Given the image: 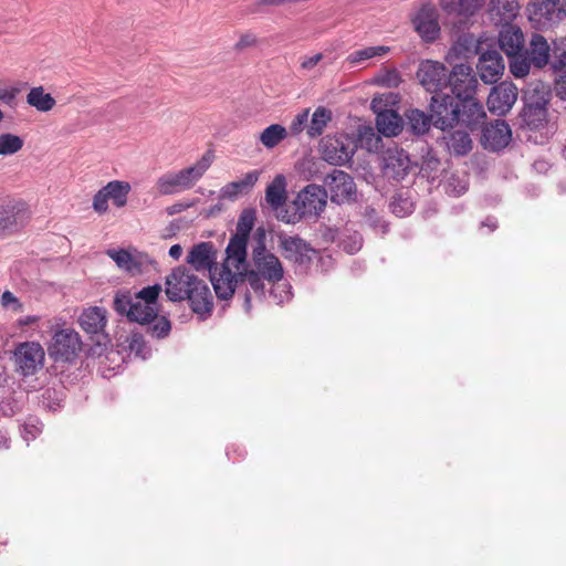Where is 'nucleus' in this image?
<instances>
[{
  "label": "nucleus",
  "instance_id": "a211bd4d",
  "mask_svg": "<svg viewBox=\"0 0 566 566\" xmlns=\"http://www.w3.org/2000/svg\"><path fill=\"white\" fill-rule=\"evenodd\" d=\"M280 248L283 256L293 262L295 265L307 269L312 263L313 255L316 251L304 239L298 235L281 237Z\"/></svg>",
  "mask_w": 566,
  "mask_h": 566
},
{
  "label": "nucleus",
  "instance_id": "a18cd8bd",
  "mask_svg": "<svg viewBox=\"0 0 566 566\" xmlns=\"http://www.w3.org/2000/svg\"><path fill=\"white\" fill-rule=\"evenodd\" d=\"M36 400L44 410L56 411L61 408L62 401H64V391H42L41 396L36 397Z\"/></svg>",
  "mask_w": 566,
  "mask_h": 566
},
{
  "label": "nucleus",
  "instance_id": "39448f33",
  "mask_svg": "<svg viewBox=\"0 0 566 566\" xmlns=\"http://www.w3.org/2000/svg\"><path fill=\"white\" fill-rule=\"evenodd\" d=\"M499 45L509 59L510 72L515 78L527 76V65L522 59L525 39L522 30L512 23L501 24Z\"/></svg>",
  "mask_w": 566,
  "mask_h": 566
},
{
  "label": "nucleus",
  "instance_id": "4468645a",
  "mask_svg": "<svg viewBox=\"0 0 566 566\" xmlns=\"http://www.w3.org/2000/svg\"><path fill=\"white\" fill-rule=\"evenodd\" d=\"M45 353L38 342L20 343L14 350L18 370L23 376H33L43 367Z\"/></svg>",
  "mask_w": 566,
  "mask_h": 566
},
{
  "label": "nucleus",
  "instance_id": "7ed1b4c3",
  "mask_svg": "<svg viewBox=\"0 0 566 566\" xmlns=\"http://www.w3.org/2000/svg\"><path fill=\"white\" fill-rule=\"evenodd\" d=\"M212 159V153L207 151L192 166L161 175L156 181L157 191L168 196L192 188L210 168Z\"/></svg>",
  "mask_w": 566,
  "mask_h": 566
},
{
  "label": "nucleus",
  "instance_id": "7c9ffc66",
  "mask_svg": "<svg viewBox=\"0 0 566 566\" xmlns=\"http://www.w3.org/2000/svg\"><path fill=\"white\" fill-rule=\"evenodd\" d=\"M260 171L252 170L247 172L243 178L227 184L221 188V197L229 200H235L239 196L248 193L259 180Z\"/></svg>",
  "mask_w": 566,
  "mask_h": 566
},
{
  "label": "nucleus",
  "instance_id": "09e8293b",
  "mask_svg": "<svg viewBox=\"0 0 566 566\" xmlns=\"http://www.w3.org/2000/svg\"><path fill=\"white\" fill-rule=\"evenodd\" d=\"M128 348L132 354L142 359H146L150 352L143 335L138 333H133L128 338Z\"/></svg>",
  "mask_w": 566,
  "mask_h": 566
},
{
  "label": "nucleus",
  "instance_id": "1a4fd4ad",
  "mask_svg": "<svg viewBox=\"0 0 566 566\" xmlns=\"http://www.w3.org/2000/svg\"><path fill=\"white\" fill-rule=\"evenodd\" d=\"M107 312L103 307L93 306L85 308L78 317L81 328L88 335L90 339L101 348H105L111 338L105 332Z\"/></svg>",
  "mask_w": 566,
  "mask_h": 566
},
{
  "label": "nucleus",
  "instance_id": "c85d7f7f",
  "mask_svg": "<svg viewBox=\"0 0 566 566\" xmlns=\"http://www.w3.org/2000/svg\"><path fill=\"white\" fill-rule=\"evenodd\" d=\"M551 70L554 75V91L557 97L566 101V48L555 46Z\"/></svg>",
  "mask_w": 566,
  "mask_h": 566
},
{
  "label": "nucleus",
  "instance_id": "de8ad7c7",
  "mask_svg": "<svg viewBox=\"0 0 566 566\" xmlns=\"http://www.w3.org/2000/svg\"><path fill=\"white\" fill-rule=\"evenodd\" d=\"M270 284V296L276 304H282L292 298V286L287 282L282 280Z\"/></svg>",
  "mask_w": 566,
  "mask_h": 566
},
{
  "label": "nucleus",
  "instance_id": "473e14b6",
  "mask_svg": "<svg viewBox=\"0 0 566 566\" xmlns=\"http://www.w3.org/2000/svg\"><path fill=\"white\" fill-rule=\"evenodd\" d=\"M376 127L384 136H397L402 130V118L392 109H385L377 114Z\"/></svg>",
  "mask_w": 566,
  "mask_h": 566
},
{
  "label": "nucleus",
  "instance_id": "bb28decb",
  "mask_svg": "<svg viewBox=\"0 0 566 566\" xmlns=\"http://www.w3.org/2000/svg\"><path fill=\"white\" fill-rule=\"evenodd\" d=\"M518 10L517 0H491L488 13L494 24L501 25L511 23L516 18Z\"/></svg>",
  "mask_w": 566,
  "mask_h": 566
},
{
  "label": "nucleus",
  "instance_id": "864d4df0",
  "mask_svg": "<svg viewBox=\"0 0 566 566\" xmlns=\"http://www.w3.org/2000/svg\"><path fill=\"white\" fill-rule=\"evenodd\" d=\"M366 222L374 229H380L382 233L388 231V224L381 221L377 211L373 207H366L364 211Z\"/></svg>",
  "mask_w": 566,
  "mask_h": 566
},
{
  "label": "nucleus",
  "instance_id": "393cba45",
  "mask_svg": "<svg viewBox=\"0 0 566 566\" xmlns=\"http://www.w3.org/2000/svg\"><path fill=\"white\" fill-rule=\"evenodd\" d=\"M217 249L210 241L195 244L187 255V262L197 271H208L209 274L218 270Z\"/></svg>",
  "mask_w": 566,
  "mask_h": 566
},
{
  "label": "nucleus",
  "instance_id": "e2e57ef3",
  "mask_svg": "<svg viewBox=\"0 0 566 566\" xmlns=\"http://www.w3.org/2000/svg\"><path fill=\"white\" fill-rule=\"evenodd\" d=\"M323 60V54L317 53L312 56L305 57L301 63V69L311 71Z\"/></svg>",
  "mask_w": 566,
  "mask_h": 566
},
{
  "label": "nucleus",
  "instance_id": "338daca9",
  "mask_svg": "<svg viewBox=\"0 0 566 566\" xmlns=\"http://www.w3.org/2000/svg\"><path fill=\"white\" fill-rule=\"evenodd\" d=\"M10 439L6 431L0 430V449H8L9 448Z\"/></svg>",
  "mask_w": 566,
  "mask_h": 566
},
{
  "label": "nucleus",
  "instance_id": "0eeeda50",
  "mask_svg": "<svg viewBox=\"0 0 566 566\" xmlns=\"http://www.w3.org/2000/svg\"><path fill=\"white\" fill-rule=\"evenodd\" d=\"M29 220L27 205L8 196H0V240L17 233Z\"/></svg>",
  "mask_w": 566,
  "mask_h": 566
},
{
  "label": "nucleus",
  "instance_id": "423d86ee",
  "mask_svg": "<svg viewBox=\"0 0 566 566\" xmlns=\"http://www.w3.org/2000/svg\"><path fill=\"white\" fill-rule=\"evenodd\" d=\"M115 312L120 316H126L129 322L140 325H149L157 317L158 307L146 305L145 302L137 300L128 290L118 291L113 301Z\"/></svg>",
  "mask_w": 566,
  "mask_h": 566
},
{
  "label": "nucleus",
  "instance_id": "4d7b16f0",
  "mask_svg": "<svg viewBox=\"0 0 566 566\" xmlns=\"http://www.w3.org/2000/svg\"><path fill=\"white\" fill-rule=\"evenodd\" d=\"M42 427H43L42 423L36 419L29 420L28 422H25L23 424V429H22L23 439L27 442L35 439V437L41 433Z\"/></svg>",
  "mask_w": 566,
  "mask_h": 566
},
{
  "label": "nucleus",
  "instance_id": "4c0bfd02",
  "mask_svg": "<svg viewBox=\"0 0 566 566\" xmlns=\"http://www.w3.org/2000/svg\"><path fill=\"white\" fill-rule=\"evenodd\" d=\"M481 45L475 36L471 33H463L459 35L457 42L452 46L455 56L470 59L471 56L480 53Z\"/></svg>",
  "mask_w": 566,
  "mask_h": 566
},
{
  "label": "nucleus",
  "instance_id": "774afa93",
  "mask_svg": "<svg viewBox=\"0 0 566 566\" xmlns=\"http://www.w3.org/2000/svg\"><path fill=\"white\" fill-rule=\"evenodd\" d=\"M244 307L247 312L251 310V295L249 292L244 293Z\"/></svg>",
  "mask_w": 566,
  "mask_h": 566
},
{
  "label": "nucleus",
  "instance_id": "f03ea898",
  "mask_svg": "<svg viewBox=\"0 0 566 566\" xmlns=\"http://www.w3.org/2000/svg\"><path fill=\"white\" fill-rule=\"evenodd\" d=\"M165 293L169 301L180 302L187 300L193 313L206 318L213 310L211 291L203 280H200L191 270L179 265L175 268L165 282Z\"/></svg>",
  "mask_w": 566,
  "mask_h": 566
},
{
  "label": "nucleus",
  "instance_id": "c03bdc74",
  "mask_svg": "<svg viewBox=\"0 0 566 566\" xmlns=\"http://www.w3.org/2000/svg\"><path fill=\"white\" fill-rule=\"evenodd\" d=\"M254 222L255 210L251 208L244 209L239 216L235 233H233V235L249 239L250 233L254 227Z\"/></svg>",
  "mask_w": 566,
  "mask_h": 566
},
{
  "label": "nucleus",
  "instance_id": "c9c22d12",
  "mask_svg": "<svg viewBox=\"0 0 566 566\" xmlns=\"http://www.w3.org/2000/svg\"><path fill=\"white\" fill-rule=\"evenodd\" d=\"M332 118L333 114L331 109L324 106H318L312 114L311 120L307 125L306 135L308 138L314 139L321 136L328 123L332 122Z\"/></svg>",
  "mask_w": 566,
  "mask_h": 566
},
{
  "label": "nucleus",
  "instance_id": "cd10ccee",
  "mask_svg": "<svg viewBox=\"0 0 566 566\" xmlns=\"http://www.w3.org/2000/svg\"><path fill=\"white\" fill-rule=\"evenodd\" d=\"M558 4L559 0H533L528 7L531 20L542 24L555 22L563 12Z\"/></svg>",
  "mask_w": 566,
  "mask_h": 566
},
{
  "label": "nucleus",
  "instance_id": "f3484780",
  "mask_svg": "<svg viewBox=\"0 0 566 566\" xmlns=\"http://www.w3.org/2000/svg\"><path fill=\"white\" fill-rule=\"evenodd\" d=\"M439 14L432 3H423L412 18V24L419 36L427 43L434 42L440 35Z\"/></svg>",
  "mask_w": 566,
  "mask_h": 566
},
{
  "label": "nucleus",
  "instance_id": "8fccbe9b",
  "mask_svg": "<svg viewBox=\"0 0 566 566\" xmlns=\"http://www.w3.org/2000/svg\"><path fill=\"white\" fill-rule=\"evenodd\" d=\"M161 291V286L159 284L149 285L143 287L139 292L133 293V296L142 302H145L146 305L157 306L158 295Z\"/></svg>",
  "mask_w": 566,
  "mask_h": 566
},
{
  "label": "nucleus",
  "instance_id": "f8f14e48",
  "mask_svg": "<svg viewBox=\"0 0 566 566\" xmlns=\"http://www.w3.org/2000/svg\"><path fill=\"white\" fill-rule=\"evenodd\" d=\"M326 189L311 184L297 193L294 206L300 218L318 217L326 206Z\"/></svg>",
  "mask_w": 566,
  "mask_h": 566
},
{
  "label": "nucleus",
  "instance_id": "49530a36",
  "mask_svg": "<svg viewBox=\"0 0 566 566\" xmlns=\"http://www.w3.org/2000/svg\"><path fill=\"white\" fill-rule=\"evenodd\" d=\"M239 276L247 281L251 290L259 296H265V285L263 276L259 275V273L254 272V270H249L248 268L243 269L239 272Z\"/></svg>",
  "mask_w": 566,
  "mask_h": 566
},
{
  "label": "nucleus",
  "instance_id": "a19ab883",
  "mask_svg": "<svg viewBox=\"0 0 566 566\" xmlns=\"http://www.w3.org/2000/svg\"><path fill=\"white\" fill-rule=\"evenodd\" d=\"M389 52V48L385 45L367 46L361 50L354 51L346 57V62L352 66L359 65L373 57L381 56Z\"/></svg>",
  "mask_w": 566,
  "mask_h": 566
},
{
  "label": "nucleus",
  "instance_id": "6ab92c4d",
  "mask_svg": "<svg viewBox=\"0 0 566 566\" xmlns=\"http://www.w3.org/2000/svg\"><path fill=\"white\" fill-rule=\"evenodd\" d=\"M517 96V86L513 82L503 81L493 86L489 94V111L497 116H503L512 109Z\"/></svg>",
  "mask_w": 566,
  "mask_h": 566
},
{
  "label": "nucleus",
  "instance_id": "a878e982",
  "mask_svg": "<svg viewBox=\"0 0 566 566\" xmlns=\"http://www.w3.org/2000/svg\"><path fill=\"white\" fill-rule=\"evenodd\" d=\"M210 281L220 300H229L233 296L238 279L228 264H222L220 269L210 273Z\"/></svg>",
  "mask_w": 566,
  "mask_h": 566
},
{
  "label": "nucleus",
  "instance_id": "f704fd0d",
  "mask_svg": "<svg viewBox=\"0 0 566 566\" xmlns=\"http://www.w3.org/2000/svg\"><path fill=\"white\" fill-rule=\"evenodd\" d=\"M265 200L269 206L276 210L286 201V181L283 175L274 177L273 181L266 187Z\"/></svg>",
  "mask_w": 566,
  "mask_h": 566
},
{
  "label": "nucleus",
  "instance_id": "13d9d810",
  "mask_svg": "<svg viewBox=\"0 0 566 566\" xmlns=\"http://www.w3.org/2000/svg\"><path fill=\"white\" fill-rule=\"evenodd\" d=\"M256 43H258V39H256L255 34H253L251 32H247V33L241 34V36L239 38L238 42L234 45V49L237 51H242L244 49L252 48V46L256 45Z\"/></svg>",
  "mask_w": 566,
  "mask_h": 566
},
{
  "label": "nucleus",
  "instance_id": "2f4dec72",
  "mask_svg": "<svg viewBox=\"0 0 566 566\" xmlns=\"http://www.w3.org/2000/svg\"><path fill=\"white\" fill-rule=\"evenodd\" d=\"M407 126L413 135L421 136L429 132L431 125L436 128L441 129L436 124L437 118L434 113L430 111V114H426L423 111L413 108L406 113Z\"/></svg>",
  "mask_w": 566,
  "mask_h": 566
},
{
  "label": "nucleus",
  "instance_id": "69168bd1",
  "mask_svg": "<svg viewBox=\"0 0 566 566\" xmlns=\"http://www.w3.org/2000/svg\"><path fill=\"white\" fill-rule=\"evenodd\" d=\"M182 254V248L180 244H174L169 249V256L175 260H178Z\"/></svg>",
  "mask_w": 566,
  "mask_h": 566
},
{
  "label": "nucleus",
  "instance_id": "ddd939ff",
  "mask_svg": "<svg viewBox=\"0 0 566 566\" xmlns=\"http://www.w3.org/2000/svg\"><path fill=\"white\" fill-rule=\"evenodd\" d=\"M322 158L335 166L346 164L353 156L352 139L345 134L327 135L319 143Z\"/></svg>",
  "mask_w": 566,
  "mask_h": 566
},
{
  "label": "nucleus",
  "instance_id": "680f3d73",
  "mask_svg": "<svg viewBox=\"0 0 566 566\" xmlns=\"http://www.w3.org/2000/svg\"><path fill=\"white\" fill-rule=\"evenodd\" d=\"M19 409L20 408L17 402L11 401V399H7L0 402V413L3 416H13Z\"/></svg>",
  "mask_w": 566,
  "mask_h": 566
},
{
  "label": "nucleus",
  "instance_id": "b1692460",
  "mask_svg": "<svg viewBox=\"0 0 566 566\" xmlns=\"http://www.w3.org/2000/svg\"><path fill=\"white\" fill-rule=\"evenodd\" d=\"M476 69L485 84L496 83L505 69L501 53L495 49L481 52Z\"/></svg>",
  "mask_w": 566,
  "mask_h": 566
},
{
  "label": "nucleus",
  "instance_id": "6e6d98bb",
  "mask_svg": "<svg viewBox=\"0 0 566 566\" xmlns=\"http://www.w3.org/2000/svg\"><path fill=\"white\" fill-rule=\"evenodd\" d=\"M21 93V87H0V103L10 107H15L17 97Z\"/></svg>",
  "mask_w": 566,
  "mask_h": 566
},
{
  "label": "nucleus",
  "instance_id": "72a5a7b5",
  "mask_svg": "<svg viewBox=\"0 0 566 566\" xmlns=\"http://www.w3.org/2000/svg\"><path fill=\"white\" fill-rule=\"evenodd\" d=\"M485 0H439L441 9L448 14L472 17Z\"/></svg>",
  "mask_w": 566,
  "mask_h": 566
},
{
  "label": "nucleus",
  "instance_id": "ea45409f",
  "mask_svg": "<svg viewBox=\"0 0 566 566\" xmlns=\"http://www.w3.org/2000/svg\"><path fill=\"white\" fill-rule=\"evenodd\" d=\"M289 135L287 129L281 124H272L260 134V143L268 149L276 147Z\"/></svg>",
  "mask_w": 566,
  "mask_h": 566
},
{
  "label": "nucleus",
  "instance_id": "37998d69",
  "mask_svg": "<svg viewBox=\"0 0 566 566\" xmlns=\"http://www.w3.org/2000/svg\"><path fill=\"white\" fill-rule=\"evenodd\" d=\"M24 140L14 134L3 133L0 135V156H10L22 149Z\"/></svg>",
  "mask_w": 566,
  "mask_h": 566
},
{
  "label": "nucleus",
  "instance_id": "bf43d9fd",
  "mask_svg": "<svg viewBox=\"0 0 566 566\" xmlns=\"http://www.w3.org/2000/svg\"><path fill=\"white\" fill-rule=\"evenodd\" d=\"M196 203L195 200H191V201H178V202H175L172 203L171 206L167 207L166 208V212L168 216H174V214H177V213H180L191 207H193Z\"/></svg>",
  "mask_w": 566,
  "mask_h": 566
},
{
  "label": "nucleus",
  "instance_id": "2eb2a0df",
  "mask_svg": "<svg viewBox=\"0 0 566 566\" xmlns=\"http://www.w3.org/2000/svg\"><path fill=\"white\" fill-rule=\"evenodd\" d=\"M130 191V185L127 181L113 180L102 187L93 198V209L103 214L108 210V200L117 208L127 203V196Z\"/></svg>",
  "mask_w": 566,
  "mask_h": 566
},
{
  "label": "nucleus",
  "instance_id": "9d476101",
  "mask_svg": "<svg viewBox=\"0 0 566 566\" xmlns=\"http://www.w3.org/2000/svg\"><path fill=\"white\" fill-rule=\"evenodd\" d=\"M252 262V270L263 276L268 283H275L283 280L284 269L282 262L274 253L266 250L262 239L259 240L253 248Z\"/></svg>",
  "mask_w": 566,
  "mask_h": 566
},
{
  "label": "nucleus",
  "instance_id": "aec40b11",
  "mask_svg": "<svg viewBox=\"0 0 566 566\" xmlns=\"http://www.w3.org/2000/svg\"><path fill=\"white\" fill-rule=\"evenodd\" d=\"M551 46L547 40L539 33H533L527 48H523L521 54L527 65V75L532 67L542 70L551 65Z\"/></svg>",
  "mask_w": 566,
  "mask_h": 566
},
{
  "label": "nucleus",
  "instance_id": "5701e85b",
  "mask_svg": "<svg viewBox=\"0 0 566 566\" xmlns=\"http://www.w3.org/2000/svg\"><path fill=\"white\" fill-rule=\"evenodd\" d=\"M107 255L116 263V265L132 274H137L143 271L144 268L153 263L151 258L144 252H139L136 249H109Z\"/></svg>",
  "mask_w": 566,
  "mask_h": 566
},
{
  "label": "nucleus",
  "instance_id": "9b49d317",
  "mask_svg": "<svg viewBox=\"0 0 566 566\" xmlns=\"http://www.w3.org/2000/svg\"><path fill=\"white\" fill-rule=\"evenodd\" d=\"M449 72L443 63L424 60L420 62L416 75L424 90L432 94L431 97H434L440 93L446 94Z\"/></svg>",
  "mask_w": 566,
  "mask_h": 566
},
{
  "label": "nucleus",
  "instance_id": "79ce46f5",
  "mask_svg": "<svg viewBox=\"0 0 566 566\" xmlns=\"http://www.w3.org/2000/svg\"><path fill=\"white\" fill-rule=\"evenodd\" d=\"M413 201L408 196V191L400 190L396 192L390 201V209L397 217H406L413 211Z\"/></svg>",
  "mask_w": 566,
  "mask_h": 566
},
{
  "label": "nucleus",
  "instance_id": "e433bc0d",
  "mask_svg": "<svg viewBox=\"0 0 566 566\" xmlns=\"http://www.w3.org/2000/svg\"><path fill=\"white\" fill-rule=\"evenodd\" d=\"M27 103L42 113L50 112L56 104L54 97L44 92L43 86L32 87L27 95Z\"/></svg>",
  "mask_w": 566,
  "mask_h": 566
},
{
  "label": "nucleus",
  "instance_id": "4be33fe9",
  "mask_svg": "<svg viewBox=\"0 0 566 566\" xmlns=\"http://www.w3.org/2000/svg\"><path fill=\"white\" fill-rule=\"evenodd\" d=\"M410 165L409 155L402 148L388 147L382 153V172L388 178L402 180L408 175Z\"/></svg>",
  "mask_w": 566,
  "mask_h": 566
},
{
  "label": "nucleus",
  "instance_id": "412c9836",
  "mask_svg": "<svg viewBox=\"0 0 566 566\" xmlns=\"http://www.w3.org/2000/svg\"><path fill=\"white\" fill-rule=\"evenodd\" d=\"M511 140L512 129L503 119H496L482 128L481 145L484 149L497 153L507 147Z\"/></svg>",
  "mask_w": 566,
  "mask_h": 566
},
{
  "label": "nucleus",
  "instance_id": "052dcab7",
  "mask_svg": "<svg viewBox=\"0 0 566 566\" xmlns=\"http://www.w3.org/2000/svg\"><path fill=\"white\" fill-rule=\"evenodd\" d=\"M1 305L6 308L12 307L13 310H20L21 303L10 291L3 292L1 296Z\"/></svg>",
  "mask_w": 566,
  "mask_h": 566
},
{
  "label": "nucleus",
  "instance_id": "0e129e2a",
  "mask_svg": "<svg viewBox=\"0 0 566 566\" xmlns=\"http://www.w3.org/2000/svg\"><path fill=\"white\" fill-rule=\"evenodd\" d=\"M482 227H486L490 232H493L497 228V221L494 217H488L481 223Z\"/></svg>",
  "mask_w": 566,
  "mask_h": 566
},
{
  "label": "nucleus",
  "instance_id": "603ef678",
  "mask_svg": "<svg viewBox=\"0 0 566 566\" xmlns=\"http://www.w3.org/2000/svg\"><path fill=\"white\" fill-rule=\"evenodd\" d=\"M310 108L303 109L292 120L290 125V133L293 136L300 135L308 125Z\"/></svg>",
  "mask_w": 566,
  "mask_h": 566
},
{
  "label": "nucleus",
  "instance_id": "20e7f679",
  "mask_svg": "<svg viewBox=\"0 0 566 566\" xmlns=\"http://www.w3.org/2000/svg\"><path fill=\"white\" fill-rule=\"evenodd\" d=\"M522 99L524 106L520 112V123L522 127L531 130L544 126L547 118V92L543 83H532L523 90Z\"/></svg>",
  "mask_w": 566,
  "mask_h": 566
},
{
  "label": "nucleus",
  "instance_id": "dca6fc26",
  "mask_svg": "<svg viewBox=\"0 0 566 566\" xmlns=\"http://www.w3.org/2000/svg\"><path fill=\"white\" fill-rule=\"evenodd\" d=\"M328 187L332 202L337 205L354 201L356 198V184L354 178L339 169H333L324 179Z\"/></svg>",
  "mask_w": 566,
  "mask_h": 566
},
{
  "label": "nucleus",
  "instance_id": "f257e3e1",
  "mask_svg": "<svg viewBox=\"0 0 566 566\" xmlns=\"http://www.w3.org/2000/svg\"><path fill=\"white\" fill-rule=\"evenodd\" d=\"M478 80L470 65L455 64L449 72L446 94L430 98L429 111L434 113L441 130L462 126L474 132L483 127L486 113L475 97Z\"/></svg>",
  "mask_w": 566,
  "mask_h": 566
},
{
  "label": "nucleus",
  "instance_id": "3c124183",
  "mask_svg": "<svg viewBox=\"0 0 566 566\" xmlns=\"http://www.w3.org/2000/svg\"><path fill=\"white\" fill-rule=\"evenodd\" d=\"M151 322L154 323L148 326V331L153 337L165 338L169 335L171 331V323L167 317L157 316Z\"/></svg>",
  "mask_w": 566,
  "mask_h": 566
},
{
  "label": "nucleus",
  "instance_id": "5fc2aeb1",
  "mask_svg": "<svg viewBox=\"0 0 566 566\" xmlns=\"http://www.w3.org/2000/svg\"><path fill=\"white\" fill-rule=\"evenodd\" d=\"M377 83L385 87H398L401 83V76L395 69L387 70L384 74L377 77Z\"/></svg>",
  "mask_w": 566,
  "mask_h": 566
},
{
  "label": "nucleus",
  "instance_id": "58836bf2",
  "mask_svg": "<svg viewBox=\"0 0 566 566\" xmlns=\"http://www.w3.org/2000/svg\"><path fill=\"white\" fill-rule=\"evenodd\" d=\"M447 146L451 154L464 156L472 149V140L468 132L458 129L449 135Z\"/></svg>",
  "mask_w": 566,
  "mask_h": 566
},
{
  "label": "nucleus",
  "instance_id": "6e6552de",
  "mask_svg": "<svg viewBox=\"0 0 566 566\" xmlns=\"http://www.w3.org/2000/svg\"><path fill=\"white\" fill-rule=\"evenodd\" d=\"M81 350V337L73 328H61L55 331L48 346L50 358L56 363H72L77 358Z\"/></svg>",
  "mask_w": 566,
  "mask_h": 566
},
{
  "label": "nucleus",
  "instance_id": "c756f323",
  "mask_svg": "<svg viewBox=\"0 0 566 566\" xmlns=\"http://www.w3.org/2000/svg\"><path fill=\"white\" fill-rule=\"evenodd\" d=\"M248 240L245 238H241L239 235H231L229 243L226 248V263L224 264H231L233 268H235L238 271L241 269L248 268L247 263V248H248Z\"/></svg>",
  "mask_w": 566,
  "mask_h": 566
}]
</instances>
